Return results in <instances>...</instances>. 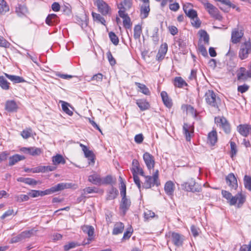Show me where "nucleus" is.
<instances>
[{"label": "nucleus", "instance_id": "44", "mask_svg": "<svg viewBox=\"0 0 251 251\" xmlns=\"http://www.w3.org/2000/svg\"><path fill=\"white\" fill-rule=\"evenodd\" d=\"M34 230L33 229L25 230L21 233V235L22 236V238L23 240H25L26 238H29L32 236L34 234Z\"/></svg>", "mask_w": 251, "mask_h": 251}, {"label": "nucleus", "instance_id": "2", "mask_svg": "<svg viewBox=\"0 0 251 251\" xmlns=\"http://www.w3.org/2000/svg\"><path fill=\"white\" fill-rule=\"evenodd\" d=\"M204 97L207 104L211 107L219 110V105L221 104V100L220 98L213 90H207L205 92Z\"/></svg>", "mask_w": 251, "mask_h": 251}, {"label": "nucleus", "instance_id": "15", "mask_svg": "<svg viewBox=\"0 0 251 251\" xmlns=\"http://www.w3.org/2000/svg\"><path fill=\"white\" fill-rule=\"evenodd\" d=\"M21 151L25 153L33 156L38 155L41 153V149L36 147L23 148Z\"/></svg>", "mask_w": 251, "mask_h": 251}, {"label": "nucleus", "instance_id": "17", "mask_svg": "<svg viewBox=\"0 0 251 251\" xmlns=\"http://www.w3.org/2000/svg\"><path fill=\"white\" fill-rule=\"evenodd\" d=\"M15 12L19 17H22L28 13V10L25 5L18 4L15 7Z\"/></svg>", "mask_w": 251, "mask_h": 251}, {"label": "nucleus", "instance_id": "29", "mask_svg": "<svg viewBox=\"0 0 251 251\" xmlns=\"http://www.w3.org/2000/svg\"><path fill=\"white\" fill-rule=\"evenodd\" d=\"M150 11V4L142 5L140 8V16L141 18H146L149 15Z\"/></svg>", "mask_w": 251, "mask_h": 251}, {"label": "nucleus", "instance_id": "30", "mask_svg": "<svg viewBox=\"0 0 251 251\" xmlns=\"http://www.w3.org/2000/svg\"><path fill=\"white\" fill-rule=\"evenodd\" d=\"M18 108L16 102L14 100H8L5 103V109L8 112H14Z\"/></svg>", "mask_w": 251, "mask_h": 251}, {"label": "nucleus", "instance_id": "52", "mask_svg": "<svg viewBox=\"0 0 251 251\" xmlns=\"http://www.w3.org/2000/svg\"><path fill=\"white\" fill-rule=\"evenodd\" d=\"M244 185L246 188L251 191V176H245Z\"/></svg>", "mask_w": 251, "mask_h": 251}, {"label": "nucleus", "instance_id": "23", "mask_svg": "<svg viewBox=\"0 0 251 251\" xmlns=\"http://www.w3.org/2000/svg\"><path fill=\"white\" fill-rule=\"evenodd\" d=\"M183 9L186 15L191 20L197 18V13L195 10L189 9L185 5H183Z\"/></svg>", "mask_w": 251, "mask_h": 251}, {"label": "nucleus", "instance_id": "3", "mask_svg": "<svg viewBox=\"0 0 251 251\" xmlns=\"http://www.w3.org/2000/svg\"><path fill=\"white\" fill-rule=\"evenodd\" d=\"M144 177L145 180L143 183V188L146 189H150L154 186H158L160 184L159 179V171L158 170H155L152 176L145 175Z\"/></svg>", "mask_w": 251, "mask_h": 251}, {"label": "nucleus", "instance_id": "4", "mask_svg": "<svg viewBox=\"0 0 251 251\" xmlns=\"http://www.w3.org/2000/svg\"><path fill=\"white\" fill-rule=\"evenodd\" d=\"M182 189L192 192H200L201 190V185L197 183L193 178L189 179L187 181L181 184Z\"/></svg>", "mask_w": 251, "mask_h": 251}, {"label": "nucleus", "instance_id": "28", "mask_svg": "<svg viewBox=\"0 0 251 251\" xmlns=\"http://www.w3.org/2000/svg\"><path fill=\"white\" fill-rule=\"evenodd\" d=\"M175 186L171 181H167L164 186V190L166 193L169 196L173 195L174 192Z\"/></svg>", "mask_w": 251, "mask_h": 251}, {"label": "nucleus", "instance_id": "5", "mask_svg": "<svg viewBox=\"0 0 251 251\" xmlns=\"http://www.w3.org/2000/svg\"><path fill=\"white\" fill-rule=\"evenodd\" d=\"M251 53V40L245 42L241 45L239 53L238 56L241 60L247 58L249 54Z\"/></svg>", "mask_w": 251, "mask_h": 251}, {"label": "nucleus", "instance_id": "41", "mask_svg": "<svg viewBox=\"0 0 251 251\" xmlns=\"http://www.w3.org/2000/svg\"><path fill=\"white\" fill-rule=\"evenodd\" d=\"M142 32L141 25H136L134 27V38L135 39H140Z\"/></svg>", "mask_w": 251, "mask_h": 251}, {"label": "nucleus", "instance_id": "14", "mask_svg": "<svg viewBox=\"0 0 251 251\" xmlns=\"http://www.w3.org/2000/svg\"><path fill=\"white\" fill-rule=\"evenodd\" d=\"M74 184L71 183H60L51 187L52 193L71 188Z\"/></svg>", "mask_w": 251, "mask_h": 251}, {"label": "nucleus", "instance_id": "26", "mask_svg": "<svg viewBox=\"0 0 251 251\" xmlns=\"http://www.w3.org/2000/svg\"><path fill=\"white\" fill-rule=\"evenodd\" d=\"M25 159L24 156L16 154L9 158V165L10 166H13L19 161Z\"/></svg>", "mask_w": 251, "mask_h": 251}, {"label": "nucleus", "instance_id": "16", "mask_svg": "<svg viewBox=\"0 0 251 251\" xmlns=\"http://www.w3.org/2000/svg\"><path fill=\"white\" fill-rule=\"evenodd\" d=\"M81 229L83 232L87 234L88 241L93 240L94 234V228L93 226L89 225H84L81 226Z\"/></svg>", "mask_w": 251, "mask_h": 251}, {"label": "nucleus", "instance_id": "6", "mask_svg": "<svg viewBox=\"0 0 251 251\" xmlns=\"http://www.w3.org/2000/svg\"><path fill=\"white\" fill-rule=\"evenodd\" d=\"M202 4L211 16L219 21L222 19V16L219 14L218 8L209 3L207 0H206Z\"/></svg>", "mask_w": 251, "mask_h": 251}, {"label": "nucleus", "instance_id": "11", "mask_svg": "<svg viewBox=\"0 0 251 251\" xmlns=\"http://www.w3.org/2000/svg\"><path fill=\"white\" fill-rule=\"evenodd\" d=\"M226 184L231 189L236 190L238 187V183L236 178L233 173L228 174L226 178Z\"/></svg>", "mask_w": 251, "mask_h": 251}, {"label": "nucleus", "instance_id": "49", "mask_svg": "<svg viewBox=\"0 0 251 251\" xmlns=\"http://www.w3.org/2000/svg\"><path fill=\"white\" fill-rule=\"evenodd\" d=\"M109 37L111 41L114 45L117 46L119 44V38L114 32L112 31L110 32L109 33Z\"/></svg>", "mask_w": 251, "mask_h": 251}, {"label": "nucleus", "instance_id": "24", "mask_svg": "<svg viewBox=\"0 0 251 251\" xmlns=\"http://www.w3.org/2000/svg\"><path fill=\"white\" fill-rule=\"evenodd\" d=\"M58 22V18L55 14H49L46 19V23L49 25H53Z\"/></svg>", "mask_w": 251, "mask_h": 251}, {"label": "nucleus", "instance_id": "61", "mask_svg": "<svg viewBox=\"0 0 251 251\" xmlns=\"http://www.w3.org/2000/svg\"><path fill=\"white\" fill-rule=\"evenodd\" d=\"M132 1V0H124V1L120 3H123V6L125 9H129L131 7Z\"/></svg>", "mask_w": 251, "mask_h": 251}, {"label": "nucleus", "instance_id": "9", "mask_svg": "<svg viewBox=\"0 0 251 251\" xmlns=\"http://www.w3.org/2000/svg\"><path fill=\"white\" fill-rule=\"evenodd\" d=\"M143 159L146 165L150 171L153 169L155 165V160L153 156L146 152L143 154Z\"/></svg>", "mask_w": 251, "mask_h": 251}, {"label": "nucleus", "instance_id": "64", "mask_svg": "<svg viewBox=\"0 0 251 251\" xmlns=\"http://www.w3.org/2000/svg\"><path fill=\"white\" fill-rule=\"evenodd\" d=\"M45 166H39L33 169H31V172L33 173L45 172Z\"/></svg>", "mask_w": 251, "mask_h": 251}, {"label": "nucleus", "instance_id": "55", "mask_svg": "<svg viewBox=\"0 0 251 251\" xmlns=\"http://www.w3.org/2000/svg\"><path fill=\"white\" fill-rule=\"evenodd\" d=\"M123 25L126 28H130L131 27L132 24L130 18L128 16L123 19Z\"/></svg>", "mask_w": 251, "mask_h": 251}, {"label": "nucleus", "instance_id": "21", "mask_svg": "<svg viewBox=\"0 0 251 251\" xmlns=\"http://www.w3.org/2000/svg\"><path fill=\"white\" fill-rule=\"evenodd\" d=\"M217 133L215 130H213L208 133L207 136V143L210 145H215L217 142Z\"/></svg>", "mask_w": 251, "mask_h": 251}, {"label": "nucleus", "instance_id": "43", "mask_svg": "<svg viewBox=\"0 0 251 251\" xmlns=\"http://www.w3.org/2000/svg\"><path fill=\"white\" fill-rule=\"evenodd\" d=\"M201 38H202L204 43L208 45L209 44V36L208 33L204 30H201L199 31Z\"/></svg>", "mask_w": 251, "mask_h": 251}, {"label": "nucleus", "instance_id": "46", "mask_svg": "<svg viewBox=\"0 0 251 251\" xmlns=\"http://www.w3.org/2000/svg\"><path fill=\"white\" fill-rule=\"evenodd\" d=\"M116 180H114L111 176L108 175L102 179V184H112L115 183Z\"/></svg>", "mask_w": 251, "mask_h": 251}, {"label": "nucleus", "instance_id": "56", "mask_svg": "<svg viewBox=\"0 0 251 251\" xmlns=\"http://www.w3.org/2000/svg\"><path fill=\"white\" fill-rule=\"evenodd\" d=\"M32 130L29 128L27 130H24L21 133L24 139H27L31 136Z\"/></svg>", "mask_w": 251, "mask_h": 251}, {"label": "nucleus", "instance_id": "8", "mask_svg": "<svg viewBox=\"0 0 251 251\" xmlns=\"http://www.w3.org/2000/svg\"><path fill=\"white\" fill-rule=\"evenodd\" d=\"M96 5L99 11L103 15H107L110 14V7L103 0H97L96 1Z\"/></svg>", "mask_w": 251, "mask_h": 251}, {"label": "nucleus", "instance_id": "54", "mask_svg": "<svg viewBox=\"0 0 251 251\" xmlns=\"http://www.w3.org/2000/svg\"><path fill=\"white\" fill-rule=\"evenodd\" d=\"M176 43L178 45L179 49H181L182 50H183L186 46V44L185 41L180 38L176 40Z\"/></svg>", "mask_w": 251, "mask_h": 251}, {"label": "nucleus", "instance_id": "20", "mask_svg": "<svg viewBox=\"0 0 251 251\" xmlns=\"http://www.w3.org/2000/svg\"><path fill=\"white\" fill-rule=\"evenodd\" d=\"M237 129L242 136L247 137L251 130V126L249 125H240L237 127Z\"/></svg>", "mask_w": 251, "mask_h": 251}, {"label": "nucleus", "instance_id": "59", "mask_svg": "<svg viewBox=\"0 0 251 251\" xmlns=\"http://www.w3.org/2000/svg\"><path fill=\"white\" fill-rule=\"evenodd\" d=\"M249 89V86L248 85L244 84L242 85H239L237 88V90L241 93H244L247 91Z\"/></svg>", "mask_w": 251, "mask_h": 251}, {"label": "nucleus", "instance_id": "47", "mask_svg": "<svg viewBox=\"0 0 251 251\" xmlns=\"http://www.w3.org/2000/svg\"><path fill=\"white\" fill-rule=\"evenodd\" d=\"M92 16L95 21L100 23L103 25H105V20L100 14L92 12Z\"/></svg>", "mask_w": 251, "mask_h": 251}, {"label": "nucleus", "instance_id": "38", "mask_svg": "<svg viewBox=\"0 0 251 251\" xmlns=\"http://www.w3.org/2000/svg\"><path fill=\"white\" fill-rule=\"evenodd\" d=\"M135 85L140 89V91L143 94L149 96L151 94V92L149 88L143 84H141L139 82H135Z\"/></svg>", "mask_w": 251, "mask_h": 251}, {"label": "nucleus", "instance_id": "57", "mask_svg": "<svg viewBox=\"0 0 251 251\" xmlns=\"http://www.w3.org/2000/svg\"><path fill=\"white\" fill-rule=\"evenodd\" d=\"M10 44L3 37L0 36V46L6 48H9Z\"/></svg>", "mask_w": 251, "mask_h": 251}, {"label": "nucleus", "instance_id": "36", "mask_svg": "<svg viewBox=\"0 0 251 251\" xmlns=\"http://www.w3.org/2000/svg\"><path fill=\"white\" fill-rule=\"evenodd\" d=\"M5 76L15 83L23 82L25 81L24 79L22 77L17 75H10L6 73H4Z\"/></svg>", "mask_w": 251, "mask_h": 251}, {"label": "nucleus", "instance_id": "60", "mask_svg": "<svg viewBox=\"0 0 251 251\" xmlns=\"http://www.w3.org/2000/svg\"><path fill=\"white\" fill-rule=\"evenodd\" d=\"M198 49L203 56H208L207 50L203 45L199 44L198 45Z\"/></svg>", "mask_w": 251, "mask_h": 251}, {"label": "nucleus", "instance_id": "63", "mask_svg": "<svg viewBox=\"0 0 251 251\" xmlns=\"http://www.w3.org/2000/svg\"><path fill=\"white\" fill-rule=\"evenodd\" d=\"M132 233V230H131V228L130 229H127V230L124 233L123 240H127L129 239L131 237Z\"/></svg>", "mask_w": 251, "mask_h": 251}, {"label": "nucleus", "instance_id": "18", "mask_svg": "<svg viewBox=\"0 0 251 251\" xmlns=\"http://www.w3.org/2000/svg\"><path fill=\"white\" fill-rule=\"evenodd\" d=\"M79 146L82 148L85 156L90 159L91 162L94 164L95 163V160L93 152L89 150L85 145H84L81 143H79Z\"/></svg>", "mask_w": 251, "mask_h": 251}, {"label": "nucleus", "instance_id": "42", "mask_svg": "<svg viewBox=\"0 0 251 251\" xmlns=\"http://www.w3.org/2000/svg\"><path fill=\"white\" fill-rule=\"evenodd\" d=\"M9 10V6L4 0H0V14H4Z\"/></svg>", "mask_w": 251, "mask_h": 251}, {"label": "nucleus", "instance_id": "51", "mask_svg": "<svg viewBox=\"0 0 251 251\" xmlns=\"http://www.w3.org/2000/svg\"><path fill=\"white\" fill-rule=\"evenodd\" d=\"M230 156L231 158H233V157L236 154L237 152L236 145L235 142L233 141L230 142Z\"/></svg>", "mask_w": 251, "mask_h": 251}, {"label": "nucleus", "instance_id": "27", "mask_svg": "<svg viewBox=\"0 0 251 251\" xmlns=\"http://www.w3.org/2000/svg\"><path fill=\"white\" fill-rule=\"evenodd\" d=\"M124 228L125 226L123 223L117 222L114 225L112 234L113 235H118L122 233L123 232Z\"/></svg>", "mask_w": 251, "mask_h": 251}, {"label": "nucleus", "instance_id": "45", "mask_svg": "<svg viewBox=\"0 0 251 251\" xmlns=\"http://www.w3.org/2000/svg\"><path fill=\"white\" fill-rule=\"evenodd\" d=\"M60 102L62 103V110L69 116H72L73 115V112L68 108L69 104L62 100H60Z\"/></svg>", "mask_w": 251, "mask_h": 251}, {"label": "nucleus", "instance_id": "40", "mask_svg": "<svg viewBox=\"0 0 251 251\" xmlns=\"http://www.w3.org/2000/svg\"><path fill=\"white\" fill-rule=\"evenodd\" d=\"M10 83L3 76H0V87L4 90H7L10 88Z\"/></svg>", "mask_w": 251, "mask_h": 251}, {"label": "nucleus", "instance_id": "32", "mask_svg": "<svg viewBox=\"0 0 251 251\" xmlns=\"http://www.w3.org/2000/svg\"><path fill=\"white\" fill-rule=\"evenodd\" d=\"M130 203V200L127 198L122 199L120 208L123 212L124 215L126 214V211L129 208Z\"/></svg>", "mask_w": 251, "mask_h": 251}, {"label": "nucleus", "instance_id": "31", "mask_svg": "<svg viewBox=\"0 0 251 251\" xmlns=\"http://www.w3.org/2000/svg\"><path fill=\"white\" fill-rule=\"evenodd\" d=\"M161 96L165 105L168 108L171 107L173 103L171 100L169 99L167 93L165 91H162L161 93Z\"/></svg>", "mask_w": 251, "mask_h": 251}, {"label": "nucleus", "instance_id": "39", "mask_svg": "<svg viewBox=\"0 0 251 251\" xmlns=\"http://www.w3.org/2000/svg\"><path fill=\"white\" fill-rule=\"evenodd\" d=\"M174 85L177 87L182 88L184 86H187V84L181 77H176L175 78Z\"/></svg>", "mask_w": 251, "mask_h": 251}, {"label": "nucleus", "instance_id": "62", "mask_svg": "<svg viewBox=\"0 0 251 251\" xmlns=\"http://www.w3.org/2000/svg\"><path fill=\"white\" fill-rule=\"evenodd\" d=\"M23 240V239L22 238V236L21 235V233L18 234V235L12 237L10 241V243L11 244L17 243L19 242H20Z\"/></svg>", "mask_w": 251, "mask_h": 251}, {"label": "nucleus", "instance_id": "25", "mask_svg": "<svg viewBox=\"0 0 251 251\" xmlns=\"http://www.w3.org/2000/svg\"><path fill=\"white\" fill-rule=\"evenodd\" d=\"M218 122L220 124V126L223 128L225 132L228 133L230 131V127L227 120L225 117H222L219 119Z\"/></svg>", "mask_w": 251, "mask_h": 251}, {"label": "nucleus", "instance_id": "35", "mask_svg": "<svg viewBox=\"0 0 251 251\" xmlns=\"http://www.w3.org/2000/svg\"><path fill=\"white\" fill-rule=\"evenodd\" d=\"M191 126H189L187 124L184 123L183 126V133L185 135L186 140L187 141L191 140V134L193 133V131H190Z\"/></svg>", "mask_w": 251, "mask_h": 251}, {"label": "nucleus", "instance_id": "34", "mask_svg": "<svg viewBox=\"0 0 251 251\" xmlns=\"http://www.w3.org/2000/svg\"><path fill=\"white\" fill-rule=\"evenodd\" d=\"M52 161L54 165H57L60 164H65L66 160L61 154H57L52 157Z\"/></svg>", "mask_w": 251, "mask_h": 251}, {"label": "nucleus", "instance_id": "58", "mask_svg": "<svg viewBox=\"0 0 251 251\" xmlns=\"http://www.w3.org/2000/svg\"><path fill=\"white\" fill-rule=\"evenodd\" d=\"M106 55L110 64L112 66L116 64V60L113 57L111 52L110 51H108L106 53Z\"/></svg>", "mask_w": 251, "mask_h": 251}, {"label": "nucleus", "instance_id": "37", "mask_svg": "<svg viewBox=\"0 0 251 251\" xmlns=\"http://www.w3.org/2000/svg\"><path fill=\"white\" fill-rule=\"evenodd\" d=\"M118 193L119 192L118 190L116 188L112 187L108 192L107 200H112L115 199L118 196Z\"/></svg>", "mask_w": 251, "mask_h": 251}, {"label": "nucleus", "instance_id": "53", "mask_svg": "<svg viewBox=\"0 0 251 251\" xmlns=\"http://www.w3.org/2000/svg\"><path fill=\"white\" fill-rule=\"evenodd\" d=\"M16 201L18 202H21L25 201H27L29 200V198L28 195H20L15 196Z\"/></svg>", "mask_w": 251, "mask_h": 251}, {"label": "nucleus", "instance_id": "12", "mask_svg": "<svg viewBox=\"0 0 251 251\" xmlns=\"http://www.w3.org/2000/svg\"><path fill=\"white\" fill-rule=\"evenodd\" d=\"M244 33L241 30L239 31L238 29L234 28L231 33V42L233 44H237L241 41L242 37L243 36Z\"/></svg>", "mask_w": 251, "mask_h": 251}, {"label": "nucleus", "instance_id": "22", "mask_svg": "<svg viewBox=\"0 0 251 251\" xmlns=\"http://www.w3.org/2000/svg\"><path fill=\"white\" fill-rule=\"evenodd\" d=\"M88 181L94 184L100 185L102 184V179L100 176L96 173L90 175L88 177Z\"/></svg>", "mask_w": 251, "mask_h": 251}, {"label": "nucleus", "instance_id": "19", "mask_svg": "<svg viewBox=\"0 0 251 251\" xmlns=\"http://www.w3.org/2000/svg\"><path fill=\"white\" fill-rule=\"evenodd\" d=\"M237 79L240 82H243L250 77L248 75V71L246 73V69L244 67L240 68L239 71L237 74Z\"/></svg>", "mask_w": 251, "mask_h": 251}, {"label": "nucleus", "instance_id": "33", "mask_svg": "<svg viewBox=\"0 0 251 251\" xmlns=\"http://www.w3.org/2000/svg\"><path fill=\"white\" fill-rule=\"evenodd\" d=\"M136 104L142 111L149 109L150 106L149 103L146 100L144 99L137 100Z\"/></svg>", "mask_w": 251, "mask_h": 251}, {"label": "nucleus", "instance_id": "10", "mask_svg": "<svg viewBox=\"0 0 251 251\" xmlns=\"http://www.w3.org/2000/svg\"><path fill=\"white\" fill-rule=\"evenodd\" d=\"M171 240L174 245L177 247L182 246L184 241V236L178 233L173 232L171 236Z\"/></svg>", "mask_w": 251, "mask_h": 251}, {"label": "nucleus", "instance_id": "1", "mask_svg": "<svg viewBox=\"0 0 251 251\" xmlns=\"http://www.w3.org/2000/svg\"><path fill=\"white\" fill-rule=\"evenodd\" d=\"M222 194L230 205H235L237 204V207L240 208L246 201V196L241 193H238L233 196L230 192L226 190H222Z\"/></svg>", "mask_w": 251, "mask_h": 251}, {"label": "nucleus", "instance_id": "13", "mask_svg": "<svg viewBox=\"0 0 251 251\" xmlns=\"http://www.w3.org/2000/svg\"><path fill=\"white\" fill-rule=\"evenodd\" d=\"M168 50V45L165 43L160 46L158 53L156 56V59L158 61H162L165 57V56Z\"/></svg>", "mask_w": 251, "mask_h": 251}, {"label": "nucleus", "instance_id": "48", "mask_svg": "<svg viewBox=\"0 0 251 251\" xmlns=\"http://www.w3.org/2000/svg\"><path fill=\"white\" fill-rule=\"evenodd\" d=\"M118 8L119 9L118 13L120 17H121L123 19H124L126 17H128L127 15L125 13V11L127 10V9L124 8L123 6V3L119 4L118 5Z\"/></svg>", "mask_w": 251, "mask_h": 251}, {"label": "nucleus", "instance_id": "50", "mask_svg": "<svg viewBox=\"0 0 251 251\" xmlns=\"http://www.w3.org/2000/svg\"><path fill=\"white\" fill-rule=\"evenodd\" d=\"M80 244L77 242H70L64 246V250L65 251H68L69 250L75 248L76 247L79 246Z\"/></svg>", "mask_w": 251, "mask_h": 251}, {"label": "nucleus", "instance_id": "7", "mask_svg": "<svg viewBox=\"0 0 251 251\" xmlns=\"http://www.w3.org/2000/svg\"><path fill=\"white\" fill-rule=\"evenodd\" d=\"M132 165L133 167L132 169H131V172L133 174L134 182L138 187L140 191H141V189L142 188L141 181L140 180L139 176L137 175V172L136 171V169L140 167L138 161L135 159H133L132 162Z\"/></svg>", "mask_w": 251, "mask_h": 251}]
</instances>
